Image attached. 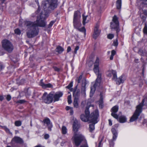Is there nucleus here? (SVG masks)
I'll list each match as a JSON object with an SVG mask.
<instances>
[{
  "mask_svg": "<svg viewBox=\"0 0 147 147\" xmlns=\"http://www.w3.org/2000/svg\"><path fill=\"white\" fill-rule=\"evenodd\" d=\"M28 89L25 90L24 92L25 93V95L26 96H28L30 95V92H28Z\"/></svg>",
  "mask_w": 147,
  "mask_h": 147,
  "instance_id": "nucleus-37",
  "label": "nucleus"
},
{
  "mask_svg": "<svg viewBox=\"0 0 147 147\" xmlns=\"http://www.w3.org/2000/svg\"><path fill=\"white\" fill-rule=\"evenodd\" d=\"M99 25L96 24L94 30V32L93 34V38L96 39L100 34V31L98 29Z\"/></svg>",
  "mask_w": 147,
  "mask_h": 147,
  "instance_id": "nucleus-15",
  "label": "nucleus"
},
{
  "mask_svg": "<svg viewBox=\"0 0 147 147\" xmlns=\"http://www.w3.org/2000/svg\"><path fill=\"white\" fill-rule=\"evenodd\" d=\"M115 140H113V138L109 141L110 145L111 147V146H112L113 147L114 144V141Z\"/></svg>",
  "mask_w": 147,
  "mask_h": 147,
  "instance_id": "nucleus-35",
  "label": "nucleus"
},
{
  "mask_svg": "<svg viewBox=\"0 0 147 147\" xmlns=\"http://www.w3.org/2000/svg\"><path fill=\"white\" fill-rule=\"evenodd\" d=\"M71 50V48L69 46L68 47L67 49V52H69Z\"/></svg>",
  "mask_w": 147,
  "mask_h": 147,
  "instance_id": "nucleus-58",
  "label": "nucleus"
},
{
  "mask_svg": "<svg viewBox=\"0 0 147 147\" xmlns=\"http://www.w3.org/2000/svg\"><path fill=\"white\" fill-rule=\"evenodd\" d=\"M109 125L110 126L112 125V122L111 120L110 119H109Z\"/></svg>",
  "mask_w": 147,
  "mask_h": 147,
  "instance_id": "nucleus-59",
  "label": "nucleus"
},
{
  "mask_svg": "<svg viewBox=\"0 0 147 147\" xmlns=\"http://www.w3.org/2000/svg\"><path fill=\"white\" fill-rule=\"evenodd\" d=\"M113 22L111 23V29L117 28L119 26V23L118 19L116 16H115L113 19Z\"/></svg>",
  "mask_w": 147,
  "mask_h": 147,
  "instance_id": "nucleus-10",
  "label": "nucleus"
},
{
  "mask_svg": "<svg viewBox=\"0 0 147 147\" xmlns=\"http://www.w3.org/2000/svg\"><path fill=\"white\" fill-rule=\"evenodd\" d=\"M57 0H47L43 1L42 6L45 12L44 14L41 12L40 18L34 22L26 21L25 25L27 27V36L28 38L34 37L37 35L39 32L38 26L44 27L46 25L45 20L48 16V14L57 7Z\"/></svg>",
  "mask_w": 147,
  "mask_h": 147,
  "instance_id": "nucleus-1",
  "label": "nucleus"
},
{
  "mask_svg": "<svg viewBox=\"0 0 147 147\" xmlns=\"http://www.w3.org/2000/svg\"><path fill=\"white\" fill-rule=\"evenodd\" d=\"M82 75H81L79 77L78 80L77 82L78 83H80V81L82 79Z\"/></svg>",
  "mask_w": 147,
  "mask_h": 147,
  "instance_id": "nucleus-46",
  "label": "nucleus"
},
{
  "mask_svg": "<svg viewBox=\"0 0 147 147\" xmlns=\"http://www.w3.org/2000/svg\"><path fill=\"white\" fill-rule=\"evenodd\" d=\"M80 147H88L87 144L81 145Z\"/></svg>",
  "mask_w": 147,
  "mask_h": 147,
  "instance_id": "nucleus-60",
  "label": "nucleus"
},
{
  "mask_svg": "<svg viewBox=\"0 0 147 147\" xmlns=\"http://www.w3.org/2000/svg\"><path fill=\"white\" fill-rule=\"evenodd\" d=\"M15 124L17 126H19L21 125L22 123L20 121H16L15 122Z\"/></svg>",
  "mask_w": 147,
  "mask_h": 147,
  "instance_id": "nucleus-31",
  "label": "nucleus"
},
{
  "mask_svg": "<svg viewBox=\"0 0 147 147\" xmlns=\"http://www.w3.org/2000/svg\"><path fill=\"white\" fill-rule=\"evenodd\" d=\"M44 123V125L46 124L48 127V130L49 131H51V128L53 127L52 123H51L50 120L48 118L44 119L42 121Z\"/></svg>",
  "mask_w": 147,
  "mask_h": 147,
  "instance_id": "nucleus-11",
  "label": "nucleus"
},
{
  "mask_svg": "<svg viewBox=\"0 0 147 147\" xmlns=\"http://www.w3.org/2000/svg\"><path fill=\"white\" fill-rule=\"evenodd\" d=\"M101 82V75H98L96 80V82L93 86L91 87V90L90 93L93 94L95 90V88L97 86H99L100 85Z\"/></svg>",
  "mask_w": 147,
  "mask_h": 147,
  "instance_id": "nucleus-9",
  "label": "nucleus"
},
{
  "mask_svg": "<svg viewBox=\"0 0 147 147\" xmlns=\"http://www.w3.org/2000/svg\"><path fill=\"white\" fill-rule=\"evenodd\" d=\"M113 45L115 46H117L118 45V42L117 39L115 41H114L113 42Z\"/></svg>",
  "mask_w": 147,
  "mask_h": 147,
  "instance_id": "nucleus-49",
  "label": "nucleus"
},
{
  "mask_svg": "<svg viewBox=\"0 0 147 147\" xmlns=\"http://www.w3.org/2000/svg\"><path fill=\"white\" fill-rule=\"evenodd\" d=\"M115 29L116 30V33H117V35H118V33L119 32L120 30L119 28V26L117 28H115Z\"/></svg>",
  "mask_w": 147,
  "mask_h": 147,
  "instance_id": "nucleus-54",
  "label": "nucleus"
},
{
  "mask_svg": "<svg viewBox=\"0 0 147 147\" xmlns=\"http://www.w3.org/2000/svg\"><path fill=\"white\" fill-rule=\"evenodd\" d=\"M2 46L4 50L9 53L11 52L13 49L12 44L7 39H4L2 41Z\"/></svg>",
  "mask_w": 147,
  "mask_h": 147,
  "instance_id": "nucleus-7",
  "label": "nucleus"
},
{
  "mask_svg": "<svg viewBox=\"0 0 147 147\" xmlns=\"http://www.w3.org/2000/svg\"><path fill=\"white\" fill-rule=\"evenodd\" d=\"M55 21H51L50 24L48 25V28H50L52 26L53 24L55 23Z\"/></svg>",
  "mask_w": 147,
  "mask_h": 147,
  "instance_id": "nucleus-42",
  "label": "nucleus"
},
{
  "mask_svg": "<svg viewBox=\"0 0 147 147\" xmlns=\"http://www.w3.org/2000/svg\"><path fill=\"white\" fill-rule=\"evenodd\" d=\"M114 37V35L113 34H109L107 36L108 38L109 39H112Z\"/></svg>",
  "mask_w": 147,
  "mask_h": 147,
  "instance_id": "nucleus-44",
  "label": "nucleus"
},
{
  "mask_svg": "<svg viewBox=\"0 0 147 147\" xmlns=\"http://www.w3.org/2000/svg\"><path fill=\"white\" fill-rule=\"evenodd\" d=\"M63 95V93L61 92H56L53 95V98H54V102L57 101L59 100V98L62 97Z\"/></svg>",
  "mask_w": 147,
  "mask_h": 147,
  "instance_id": "nucleus-17",
  "label": "nucleus"
},
{
  "mask_svg": "<svg viewBox=\"0 0 147 147\" xmlns=\"http://www.w3.org/2000/svg\"><path fill=\"white\" fill-rule=\"evenodd\" d=\"M111 131L113 134V140H115L117 137V133L116 130L114 128H113L111 129Z\"/></svg>",
  "mask_w": 147,
  "mask_h": 147,
  "instance_id": "nucleus-22",
  "label": "nucleus"
},
{
  "mask_svg": "<svg viewBox=\"0 0 147 147\" xmlns=\"http://www.w3.org/2000/svg\"><path fill=\"white\" fill-rule=\"evenodd\" d=\"M73 104L74 107L77 108L78 107V102L77 99L74 98Z\"/></svg>",
  "mask_w": 147,
  "mask_h": 147,
  "instance_id": "nucleus-30",
  "label": "nucleus"
},
{
  "mask_svg": "<svg viewBox=\"0 0 147 147\" xmlns=\"http://www.w3.org/2000/svg\"><path fill=\"white\" fill-rule=\"evenodd\" d=\"M83 17V22L82 23L84 25H85L86 23L88 22V20H86V18L88 17V16H85L84 15L82 16Z\"/></svg>",
  "mask_w": 147,
  "mask_h": 147,
  "instance_id": "nucleus-28",
  "label": "nucleus"
},
{
  "mask_svg": "<svg viewBox=\"0 0 147 147\" xmlns=\"http://www.w3.org/2000/svg\"><path fill=\"white\" fill-rule=\"evenodd\" d=\"M73 130L74 131V135L73 137L76 146H78L82 141L84 139V136L80 133H77L78 129L79 127V124L77 121H74L73 124Z\"/></svg>",
  "mask_w": 147,
  "mask_h": 147,
  "instance_id": "nucleus-2",
  "label": "nucleus"
},
{
  "mask_svg": "<svg viewBox=\"0 0 147 147\" xmlns=\"http://www.w3.org/2000/svg\"><path fill=\"white\" fill-rule=\"evenodd\" d=\"M118 107L117 105H115L111 109V111L112 113L111 115L113 117L116 119L118 118V115L115 113H117L118 110Z\"/></svg>",
  "mask_w": 147,
  "mask_h": 147,
  "instance_id": "nucleus-12",
  "label": "nucleus"
},
{
  "mask_svg": "<svg viewBox=\"0 0 147 147\" xmlns=\"http://www.w3.org/2000/svg\"><path fill=\"white\" fill-rule=\"evenodd\" d=\"M15 33L17 34H20L21 33L20 30L18 28H17L15 30Z\"/></svg>",
  "mask_w": 147,
  "mask_h": 147,
  "instance_id": "nucleus-36",
  "label": "nucleus"
},
{
  "mask_svg": "<svg viewBox=\"0 0 147 147\" xmlns=\"http://www.w3.org/2000/svg\"><path fill=\"white\" fill-rule=\"evenodd\" d=\"M62 133L63 134H65L67 133V129L66 127L63 126L61 129Z\"/></svg>",
  "mask_w": 147,
  "mask_h": 147,
  "instance_id": "nucleus-29",
  "label": "nucleus"
},
{
  "mask_svg": "<svg viewBox=\"0 0 147 147\" xmlns=\"http://www.w3.org/2000/svg\"><path fill=\"white\" fill-rule=\"evenodd\" d=\"M143 106L142 104L140 103L136 107V109L134 115L131 117L129 121L132 122L137 119L140 114L142 111V107Z\"/></svg>",
  "mask_w": 147,
  "mask_h": 147,
  "instance_id": "nucleus-6",
  "label": "nucleus"
},
{
  "mask_svg": "<svg viewBox=\"0 0 147 147\" xmlns=\"http://www.w3.org/2000/svg\"><path fill=\"white\" fill-rule=\"evenodd\" d=\"M116 53V52L114 50H113L111 51V55L114 56Z\"/></svg>",
  "mask_w": 147,
  "mask_h": 147,
  "instance_id": "nucleus-55",
  "label": "nucleus"
},
{
  "mask_svg": "<svg viewBox=\"0 0 147 147\" xmlns=\"http://www.w3.org/2000/svg\"><path fill=\"white\" fill-rule=\"evenodd\" d=\"M4 68V66L2 63H0V71Z\"/></svg>",
  "mask_w": 147,
  "mask_h": 147,
  "instance_id": "nucleus-52",
  "label": "nucleus"
},
{
  "mask_svg": "<svg viewBox=\"0 0 147 147\" xmlns=\"http://www.w3.org/2000/svg\"><path fill=\"white\" fill-rule=\"evenodd\" d=\"M11 99V97L10 95H8L6 97V99L8 101H10Z\"/></svg>",
  "mask_w": 147,
  "mask_h": 147,
  "instance_id": "nucleus-45",
  "label": "nucleus"
},
{
  "mask_svg": "<svg viewBox=\"0 0 147 147\" xmlns=\"http://www.w3.org/2000/svg\"><path fill=\"white\" fill-rule=\"evenodd\" d=\"M79 47L78 46H76L75 49V51H74V53L76 54L77 51L79 49Z\"/></svg>",
  "mask_w": 147,
  "mask_h": 147,
  "instance_id": "nucleus-48",
  "label": "nucleus"
},
{
  "mask_svg": "<svg viewBox=\"0 0 147 147\" xmlns=\"http://www.w3.org/2000/svg\"><path fill=\"white\" fill-rule=\"evenodd\" d=\"M20 144H23L24 141L22 139L19 137L15 136L12 140L11 143L13 145L14 144V142Z\"/></svg>",
  "mask_w": 147,
  "mask_h": 147,
  "instance_id": "nucleus-13",
  "label": "nucleus"
},
{
  "mask_svg": "<svg viewBox=\"0 0 147 147\" xmlns=\"http://www.w3.org/2000/svg\"><path fill=\"white\" fill-rule=\"evenodd\" d=\"M138 53L141 56H143L145 55V53L142 50H140L138 51Z\"/></svg>",
  "mask_w": 147,
  "mask_h": 147,
  "instance_id": "nucleus-34",
  "label": "nucleus"
},
{
  "mask_svg": "<svg viewBox=\"0 0 147 147\" xmlns=\"http://www.w3.org/2000/svg\"><path fill=\"white\" fill-rule=\"evenodd\" d=\"M70 113L71 115H73L74 113V111L73 110V108L70 110Z\"/></svg>",
  "mask_w": 147,
  "mask_h": 147,
  "instance_id": "nucleus-56",
  "label": "nucleus"
},
{
  "mask_svg": "<svg viewBox=\"0 0 147 147\" xmlns=\"http://www.w3.org/2000/svg\"><path fill=\"white\" fill-rule=\"evenodd\" d=\"M96 113L95 115L94 116L93 113L91 115V119L90 120V123H92L89 125V130L90 132H92L94 129V125L98 122L97 121V119L99 116V114L98 111H96Z\"/></svg>",
  "mask_w": 147,
  "mask_h": 147,
  "instance_id": "nucleus-4",
  "label": "nucleus"
},
{
  "mask_svg": "<svg viewBox=\"0 0 147 147\" xmlns=\"http://www.w3.org/2000/svg\"><path fill=\"white\" fill-rule=\"evenodd\" d=\"M56 51L59 53H61L64 50V49L60 46H58L56 49Z\"/></svg>",
  "mask_w": 147,
  "mask_h": 147,
  "instance_id": "nucleus-24",
  "label": "nucleus"
},
{
  "mask_svg": "<svg viewBox=\"0 0 147 147\" xmlns=\"http://www.w3.org/2000/svg\"><path fill=\"white\" fill-rule=\"evenodd\" d=\"M37 1H38V0H35V1L36 2H37ZM37 3V4H38V9L36 11V12L37 13H38L40 11V6H39V3L38 2Z\"/></svg>",
  "mask_w": 147,
  "mask_h": 147,
  "instance_id": "nucleus-47",
  "label": "nucleus"
},
{
  "mask_svg": "<svg viewBox=\"0 0 147 147\" xmlns=\"http://www.w3.org/2000/svg\"><path fill=\"white\" fill-rule=\"evenodd\" d=\"M113 56H113L112 55H111L110 57V59L111 60H113Z\"/></svg>",
  "mask_w": 147,
  "mask_h": 147,
  "instance_id": "nucleus-61",
  "label": "nucleus"
},
{
  "mask_svg": "<svg viewBox=\"0 0 147 147\" xmlns=\"http://www.w3.org/2000/svg\"><path fill=\"white\" fill-rule=\"evenodd\" d=\"M123 75L121 76L118 78L116 77V78L113 80L116 82L117 84L119 85L121 83H123L124 82V80L123 78Z\"/></svg>",
  "mask_w": 147,
  "mask_h": 147,
  "instance_id": "nucleus-18",
  "label": "nucleus"
},
{
  "mask_svg": "<svg viewBox=\"0 0 147 147\" xmlns=\"http://www.w3.org/2000/svg\"><path fill=\"white\" fill-rule=\"evenodd\" d=\"M80 11H75L74 13L73 24L74 26L77 29H78L81 25L80 21Z\"/></svg>",
  "mask_w": 147,
  "mask_h": 147,
  "instance_id": "nucleus-5",
  "label": "nucleus"
},
{
  "mask_svg": "<svg viewBox=\"0 0 147 147\" xmlns=\"http://www.w3.org/2000/svg\"><path fill=\"white\" fill-rule=\"evenodd\" d=\"M68 102L69 104H71L72 102L71 97L70 95L68 96L67 97Z\"/></svg>",
  "mask_w": 147,
  "mask_h": 147,
  "instance_id": "nucleus-39",
  "label": "nucleus"
},
{
  "mask_svg": "<svg viewBox=\"0 0 147 147\" xmlns=\"http://www.w3.org/2000/svg\"><path fill=\"white\" fill-rule=\"evenodd\" d=\"M53 95L51 93L48 94L46 92L45 93L42 97L44 102L46 103L49 104L52 102L53 100Z\"/></svg>",
  "mask_w": 147,
  "mask_h": 147,
  "instance_id": "nucleus-8",
  "label": "nucleus"
},
{
  "mask_svg": "<svg viewBox=\"0 0 147 147\" xmlns=\"http://www.w3.org/2000/svg\"><path fill=\"white\" fill-rule=\"evenodd\" d=\"M104 139V137H103L99 143L98 145V147H101L102 146V141Z\"/></svg>",
  "mask_w": 147,
  "mask_h": 147,
  "instance_id": "nucleus-41",
  "label": "nucleus"
},
{
  "mask_svg": "<svg viewBox=\"0 0 147 147\" xmlns=\"http://www.w3.org/2000/svg\"><path fill=\"white\" fill-rule=\"evenodd\" d=\"M73 86V82H71L70 83H69V84L66 87V88L69 89L70 90H71V88L72 86ZM71 89H72L71 88Z\"/></svg>",
  "mask_w": 147,
  "mask_h": 147,
  "instance_id": "nucleus-32",
  "label": "nucleus"
},
{
  "mask_svg": "<svg viewBox=\"0 0 147 147\" xmlns=\"http://www.w3.org/2000/svg\"><path fill=\"white\" fill-rule=\"evenodd\" d=\"M78 30L82 32H84L85 33L86 30L84 27H82V28L80 29H78Z\"/></svg>",
  "mask_w": 147,
  "mask_h": 147,
  "instance_id": "nucleus-43",
  "label": "nucleus"
},
{
  "mask_svg": "<svg viewBox=\"0 0 147 147\" xmlns=\"http://www.w3.org/2000/svg\"><path fill=\"white\" fill-rule=\"evenodd\" d=\"M3 128L7 132L11 134V133L10 132L9 129L6 126H3Z\"/></svg>",
  "mask_w": 147,
  "mask_h": 147,
  "instance_id": "nucleus-38",
  "label": "nucleus"
},
{
  "mask_svg": "<svg viewBox=\"0 0 147 147\" xmlns=\"http://www.w3.org/2000/svg\"><path fill=\"white\" fill-rule=\"evenodd\" d=\"M99 107L102 109L103 107V101L102 97L101 96H100V99L99 101Z\"/></svg>",
  "mask_w": 147,
  "mask_h": 147,
  "instance_id": "nucleus-27",
  "label": "nucleus"
},
{
  "mask_svg": "<svg viewBox=\"0 0 147 147\" xmlns=\"http://www.w3.org/2000/svg\"><path fill=\"white\" fill-rule=\"evenodd\" d=\"M116 4L117 8L118 9H120L121 5V0H117Z\"/></svg>",
  "mask_w": 147,
  "mask_h": 147,
  "instance_id": "nucleus-25",
  "label": "nucleus"
},
{
  "mask_svg": "<svg viewBox=\"0 0 147 147\" xmlns=\"http://www.w3.org/2000/svg\"><path fill=\"white\" fill-rule=\"evenodd\" d=\"M143 31L144 34H147V26L146 24L143 29Z\"/></svg>",
  "mask_w": 147,
  "mask_h": 147,
  "instance_id": "nucleus-33",
  "label": "nucleus"
},
{
  "mask_svg": "<svg viewBox=\"0 0 147 147\" xmlns=\"http://www.w3.org/2000/svg\"><path fill=\"white\" fill-rule=\"evenodd\" d=\"M90 106H87L86 108L85 111V115L82 114L80 116V118L81 120L84 122L90 121V120L91 118V116L92 113L94 114V116L95 115L96 113V111H98L97 110H96L95 111L91 114L90 115V112L89 111V108Z\"/></svg>",
  "mask_w": 147,
  "mask_h": 147,
  "instance_id": "nucleus-3",
  "label": "nucleus"
},
{
  "mask_svg": "<svg viewBox=\"0 0 147 147\" xmlns=\"http://www.w3.org/2000/svg\"><path fill=\"white\" fill-rule=\"evenodd\" d=\"M117 119L119 120V121L121 123H124L127 121V118L124 115L120 116Z\"/></svg>",
  "mask_w": 147,
  "mask_h": 147,
  "instance_id": "nucleus-21",
  "label": "nucleus"
},
{
  "mask_svg": "<svg viewBox=\"0 0 147 147\" xmlns=\"http://www.w3.org/2000/svg\"><path fill=\"white\" fill-rule=\"evenodd\" d=\"M49 135L48 134H46L44 136V138L45 139H47L49 138Z\"/></svg>",
  "mask_w": 147,
  "mask_h": 147,
  "instance_id": "nucleus-51",
  "label": "nucleus"
},
{
  "mask_svg": "<svg viewBox=\"0 0 147 147\" xmlns=\"http://www.w3.org/2000/svg\"><path fill=\"white\" fill-rule=\"evenodd\" d=\"M25 82V80L24 79H22L20 80H16L17 83L19 85H22Z\"/></svg>",
  "mask_w": 147,
  "mask_h": 147,
  "instance_id": "nucleus-26",
  "label": "nucleus"
},
{
  "mask_svg": "<svg viewBox=\"0 0 147 147\" xmlns=\"http://www.w3.org/2000/svg\"><path fill=\"white\" fill-rule=\"evenodd\" d=\"M94 71L95 73L96 74L98 75H98H101L100 74H99V67H98V64H94Z\"/></svg>",
  "mask_w": 147,
  "mask_h": 147,
  "instance_id": "nucleus-23",
  "label": "nucleus"
},
{
  "mask_svg": "<svg viewBox=\"0 0 147 147\" xmlns=\"http://www.w3.org/2000/svg\"><path fill=\"white\" fill-rule=\"evenodd\" d=\"M72 107H69V106H67L66 107V109L67 110V111H68V110H69V109H72Z\"/></svg>",
  "mask_w": 147,
  "mask_h": 147,
  "instance_id": "nucleus-57",
  "label": "nucleus"
},
{
  "mask_svg": "<svg viewBox=\"0 0 147 147\" xmlns=\"http://www.w3.org/2000/svg\"><path fill=\"white\" fill-rule=\"evenodd\" d=\"M86 83L84 82L82 83V85L81 93L84 96H85L86 95Z\"/></svg>",
  "mask_w": 147,
  "mask_h": 147,
  "instance_id": "nucleus-20",
  "label": "nucleus"
},
{
  "mask_svg": "<svg viewBox=\"0 0 147 147\" xmlns=\"http://www.w3.org/2000/svg\"><path fill=\"white\" fill-rule=\"evenodd\" d=\"M3 97L2 96H0V100L2 101L3 99Z\"/></svg>",
  "mask_w": 147,
  "mask_h": 147,
  "instance_id": "nucleus-62",
  "label": "nucleus"
},
{
  "mask_svg": "<svg viewBox=\"0 0 147 147\" xmlns=\"http://www.w3.org/2000/svg\"><path fill=\"white\" fill-rule=\"evenodd\" d=\"M108 77H111L112 75L113 77L112 78L113 80L115 79L117 77V72L113 70H110L106 73Z\"/></svg>",
  "mask_w": 147,
  "mask_h": 147,
  "instance_id": "nucleus-14",
  "label": "nucleus"
},
{
  "mask_svg": "<svg viewBox=\"0 0 147 147\" xmlns=\"http://www.w3.org/2000/svg\"><path fill=\"white\" fill-rule=\"evenodd\" d=\"M26 102V101L24 100H21L17 101L16 103L22 104L23 103L25 102Z\"/></svg>",
  "mask_w": 147,
  "mask_h": 147,
  "instance_id": "nucleus-40",
  "label": "nucleus"
},
{
  "mask_svg": "<svg viewBox=\"0 0 147 147\" xmlns=\"http://www.w3.org/2000/svg\"><path fill=\"white\" fill-rule=\"evenodd\" d=\"M144 13L145 15L147 16V10H145Z\"/></svg>",
  "mask_w": 147,
  "mask_h": 147,
  "instance_id": "nucleus-64",
  "label": "nucleus"
},
{
  "mask_svg": "<svg viewBox=\"0 0 147 147\" xmlns=\"http://www.w3.org/2000/svg\"><path fill=\"white\" fill-rule=\"evenodd\" d=\"M99 59L97 57L96 59L95 63L94 64H98L99 65Z\"/></svg>",
  "mask_w": 147,
  "mask_h": 147,
  "instance_id": "nucleus-53",
  "label": "nucleus"
},
{
  "mask_svg": "<svg viewBox=\"0 0 147 147\" xmlns=\"http://www.w3.org/2000/svg\"><path fill=\"white\" fill-rule=\"evenodd\" d=\"M138 59H136L134 60V61L136 63H138Z\"/></svg>",
  "mask_w": 147,
  "mask_h": 147,
  "instance_id": "nucleus-63",
  "label": "nucleus"
},
{
  "mask_svg": "<svg viewBox=\"0 0 147 147\" xmlns=\"http://www.w3.org/2000/svg\"><path fill=\"white\" fill-rule=\"evenodd\" d=\"M42 80H41L40 82V85L42 86L43 88H47L52 87L53 85L50 83L48 84H45L42 82Z\"/></svg>",
  "mask_w": 147,
  "mask_h": 147,
  "instance_id": "nucleus-19",
  "label": "nucleus"
},
{
  "mask_svg": "<svg viewBox=\"0 0 147 147\" xmlns=\"http://www.w3.org/2000/svg\"><path fill=\"white\" fill-rule=\"evenodd\" d=\"M53 68L55 71L59 72L60 71V69L56 67H54Z\"/></svg>",
  "mask_w": 147,
  "mask_h": 147,
  "instance_id": "nucleus-50",
  "label": "nucleus"
},
{
  "mask_svg": "<svg viewBox=\"0 0 147 147\" xmlns=\"http://www.w3.org/2000/svg\"><path fill=\"white\" fill-rule=\"evenodd\" d=\"M78 84L77 85L73 90V96L74 98L78 99L80 95V90L79 89L77 90Z\"/></svg>",
  "mask_w": 147,
  "mask_h": 147,
  "instance_id": "nucleus-16",
  "label": "nucleus"
}]
</instances>
